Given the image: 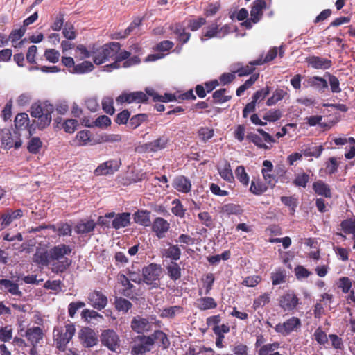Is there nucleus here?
Wrapping results in <instances>:
<instances>
[{
    "label": "nucleus",
    "instance_id": "obj_17",
    "mask_svg": "<svg viewBox=\"0 0 355 355\" xmlns=\"http://www.w3.org/2000/svg\"><path fill=\"white\" fill-rule=\"evenodd\" d=\"M170 229V223L162 217H157L152 224V231L158 239H163Z\"/></svg>",
    "mask_w": 355,
    "mask_h": 355
},
{
    "label": "nucleus",
    "instance_id": "obj_35",
    "mask_svg": "<svg viewBox=\"0 0 355 355\" xmlns=\"http://www.w3.org/2000/svg\"><path fill=\"white\" fill-rule=\"evenodd\" d=\"M309 86L314 87L319 91H324L328 87L327 80L320 76H312L306 80Z\"/></svg>",
    "mask_w": 355,
    "mask_h": 355
},
{
    "label": "nucleus",
    "instance_id": "obj_44",
    "mask_svg": "<svg viewBox=\"0 0 355 355\" xmlns=\"http://www.w3.org/2000/svg\"><path fill=\"white\" fill-rule=\"evenodd\" d=\"M270 302V295L268 293H264L257 297H256L252 304L254 310H257L259 308H263Z\"/></svg>",
    "mask_w": 355,
    "mask_h": 355
},
{
    "label": "nucleus",
    "instance_id": "obj_51",
    "mask_svg": "<svg viewBox=\"0 0 355 355\" xmlns=\"http://www.w3.org/2000/svg\"><path fill=\"white\" fill-rule=\"evenodd\" d=\"M42 142L39 137H32L27 146V149L32 154H37L42 148Z\"/></svg>",
    "mask_w": 355,
    "mask_h": 355
},
{
    "label": "nucleus",
    "instance_id": "obj_13",
    "mask_svg": "<svg viewBox=\"0 0 355 355\" xmlns=\"http://www.w3.org/2000/svg\"><path fill=\"white\" fill-rule=\"evenodd\" d=\"M140 343L135 344L131 349L132 355H140L150 351V347L154 345L153 338L145 335H139L135 338Z\"/></svg>",
    "mask_w": 355,
    "mask_h": 355
},
{
    "label": "nucleus",
    "instance_id": "obj_18",
    "mask_svg": "<svg viewBox=\"0 0 355 355\" xmlns=\"http://www.w3.org/2000/svg\"><path fill=\"white\" fill-rule=\"evenodd\" d=\"M306 62L309 66L315 69H329L332 66V61L329 59L312 55L306 58Z\"/></svg>",
    "mask_w": 355,
    "mask_h": 355
},
{
    "label": "nucleus",
    "instance_id": "obj_16",
    "mask_svg": "<svg viewBox=\"0 0 355 355\" xmlns=\"http://www.w3.org/2000/svg\"><path fill=\"white\" fill-rule=\"evenodd\" d=\"M78 338L83 347L89 348L97 344L98 338L94 330L84 327L78 333Z\"/></svg>",
    "mask_w": 355,
    "mask_h": 355
},
{
    "label": "nucleus",
    "instance_id": "obj_47",
    "mask_svg": "<svg viewBox=\"0 0 355 355\" xmlns=\"http://www.w3.org/2000/svg\"><path fill=\"white\" fill-rule=\"evenodd\" d=\"M94 67L91 62L84 61L80 64L74 66L72 70H69L73 73H85L94 69Z\"/></svg>",
    "mask_w": 355,
    "mask_h": 355
},
{
    "label": "nucleus",
    "instance_id": "obj_5",
    "mask_svg": "<svg viewBox=\"0 0 355 355\" xmlns=\"http://www.w3.org/2000/svg\"><path fill=\"white\" fill-rule=\"evenodd\" d=\"M75 332L76 328L71 323L67 324L64 327H55L53 329V339L56 343L57 348L64 351Z\"/></svg>",
    "mask_w": 355,
    "mask_h": 355
},
{
    "label": "nucleus",
    "instance_id": "obj_8",
    "mask_svg": "<svg viewBox=\"0 0 355 355\" xmlns=\"http://www.w3.org/2000/svg\"><path fill=\"white\" fill-rule=\"evenodd\" d=\"M301 327V320L297 317L292 316L286 320L284 322L278 323L275 327V330L277 333L286 336L290 335L292 332L300 331Z\"/></svg>",
    "mask_w": 355,
    "mask_h": 355
},
{
    "label": "nucleus",
    "instance_id": "obj_50",
    "mask_svg": "<svg viewBox=\"0 0 355 355\" xmlns=\"http://www.w3.org/2000/svg\"><path fill=\"white\" fill-rule=\"evenodd\" d=\"M183 308L180 306H173L164 308L160 314V317L162 318H173L177 313H182Z\"/></svg>",
    "mask_w": 355,
    "mask_h": 355
},
{
    "label": "nucleus",
    "instance_id": "obj_11",
    "mask_svg": "<svg viewBox=\"0 0 355 355\" xmlns=\"http://www.w3.org/2000/svg\"><path fill=\"white\" fill-rule=\"evenodd\" d=\"M257 132L263 137L261 138L259 135L250 132L247 135L246 138L259 148L264 150H269L270 148L266 145L264 141L267 143H275L276 140L268 132L264 131L263 129H257Z\"/></svg>",
    "mask_w": 355,
    "mask_h": 355
},
{
    "label": "nucleus",
    "instance_id": "obj_46",
    "mask_svg": "<svg viewBox=\"0 0 355 355\" xmlns=\"http://www.w3.org/2000/svg\"><path fill=\"white\" fill-rule=\"evenodd\" d=\"M148 121V116L146 114H138L132 116L128 123V125L132 129H136L144 122Z\"/></svg>",
    "mask_w": 355,
    "mask_h": 355
},
{
    "label": "nucleus",
    "instance_id": "obj_39",
    "mask_svg": "<svg viewBox=\"0 0 355 355\" xmlns=\"http://www.w3.org/2000/svg\"><path fill=\"white\" fill-rule=\"evenodd\" d=\"M268 189L267 185L259 179H254L251 181L250 191L256 196H260Z\"/></svg>",
    "mask_w": 355,
    "mask_h": 355
},
{
    "label": "nucleus",
    "instance_id": "obj_9",
    "mask_svg": "<svg viewBox=\"0 0 355 355\" xmlns=\"http://www.w3.org/2000/svg\"><path fill=\"white\" fill-rule=\"evenodd\" d=\"M100 340L102 345L109 350L116 352L120 347V338L113 329H105L101 332Z\"/></svg>",
    "mask_w": 355,
    "mask_h": 355
},
{
    "label": "nucleus",
    "instance_id": "obj_42",
    "mask_svg": "<svg viewBox=\"0 0 355 355\" xmlns=\"http://www.w3.org/2000/svg\"><path fill=\"white\" fill-rule=\"evenodd\" d=\"M0 285L3 286L12 295L21 296L22 293L19 290L18 284L11 280L1 279H0Z\"/></svg>",
    "mask_w": 355,
    "mask_h": 355
},
{
    "label": "nucleus",
    "instance_id": "obj_2",
    "mask_svg": "<svg viewBox=\"0 0 355 355\" xmlns=\"http://www.w3.org/2000/svg\"><path fill=\"white\" fill-rule=\"evenodd\" d=\"M73 251V248L64 243L54 245L50 248L51 258V270L53 273H63L70 268L72 259L69 257Z\"/></svg>",
    "mask_w": 355,
    "mask_h": 355
},
{
    "label": "nucleus",
    "instance_id": "obj_55",
    "mask_svg": "<svg viewBox=\"0 0 355 355\" xmlns=\"http://www.w3.org/2000/svg\"><path fill=\"white\" fill-rule=\"evenodd\" d=\"M221 209L223 213L227 215H239L242 213L240 205L234 203L225 204L222 207Z\"/></svg>",
    "mask_w": 355,
    "mask_h": 355
},
{
    "label": "nucleus",
    "instance_id": "obj_28",
    "mask_svg": "<svg viewBox=\"0 0 355 355\" xmlns=\"http://www.w3.org/2000/svg\"><path fill=\"white\" fill-rule=\"evenodd\" d=\"M313 189L315 193L319 196L327 198H331V191L329 184L322 180H317L313 183Z\"/></svg>",
    "mask_w": 355,
    "mask_h": 355
},
{
    "label": "nucleus",
    "instance_id": "obj_31",
    "mask_svg": "<svg viewBox=\"0 0 355 355\" xmlns=\"http://www.w3.org/2000/svg\"><path fill=\"white\" fill-rule=\"evenodd\" d=\"M135 223L148 227L150 225V211L148 210H138L133 214Z\"/></svg>",
    "mask_w": 355,
    "mask_h": 355
},
{
    "label": "nucleus",
    "instance_id": "obj_43",
    "mask_svg": "<svg viewBox=\"0 0 355 355\" xmlns=\"http://www.w3.org/2000/svg\"><path fill=\"white\" fill-rule=\"evenodd\" d=\"M153 338V342L155 340L159 341L163 349H167L169 347L170 342L167 337V335L161 330H155L154 333L149 336Z\"/></svg>",
    "mask_w": 355,
    "mask_h": 355
},
{
    "label": "nucleus",
    "instance_id": "obj_59",
    "mask_svg": "<svg viewBox=\"0 0 355 355\" xmlns=\"http://www.w3.org/2000/svg\"><path fill=\"white\" fill-rule=\"evenodd\" d=\"M90 132L87 130L79 131L76 137V139L79 146H85L90 141Z\"/></svg>",
    "mask_w": 355,
    "mask_h": 355
},
{
    "label": "nucleus",
    "instance_id": "obj_60",
    "mask_svg": "<svg viewBox=\"0 0 355 355\" xmlns=\"http://www.w3.org/2000/svg\"><path fill=\"white\" fill-rule=\"evenodd\" d=\"M113 99L111 97H105L102 101V108L103 111L110 115H113L115 112Z\"/></svg>",
    "mask_w": 355,
    "mask_h": 355
},
{
    "label": "nucleus",
    "instance_id": "obj_33",
    "mask_svg": "<svg viewBox=\"0 0 355 355\" xmlns=\"http://www.w3.org/2000/svg\"><path fill=\"white\" fill-rule=\"evenodd\" d=\"M169 278L175 282L182 277V270L180 265L175 261H171L166 267Z\"/></svg>",
    "mask_w": 355,
    "mask_h": 355
},
{
    "label": "nucleus",
    "instance_id": "obj_36",
    "mask_svg": "<svg viewBox=\"0 0 355 355\" xmlns=\"http://www.w3.org/2000/svg\"><path fill=\"white\" fill-rule=\"evenodd\" d=\"M227 90L225 88H220L216 90L213 94V103L216 104H222L232 99V95H227Z\"/></svg>",
    "mask_w": 355,
    "mask_h": 355
},
{
    "label": "nucleus",
    "instance_id": "obj_20",
    "mask_svg": "<svg viewBox=\"0 0 355 355\" xmlns=\"http://www.w3.org/2000/svg\"><path fill=\"white\" fill-rule=\"evenodd\" d=\"M267 6L266 0H255L251 8L250 17L253 24L258 23L263 17V10Z\"/></svg>",
    "mask_w": 355,
    "mask_h": 355
},
{
    "label": "nucleus",
    "instance_id": "obj_52",
    "mask_svg": "<svg viewBox=\"0 0 355 355\" xmlns=\"http://www.w3.org/2000/svg\"><path fill=\"white\" fill-rule=\"evenodd\" d=\"M29 122L28 114L26 113L18 114L15 119V125L18 130L26 128Z\"/></svg>",
    "mask_w": 355,
    "mask_h": 355
},
{
    "label": "nucleus",
    "instance_id": "obj_45",
    "mask_svg": "<svg viewBox=\"0 0 355 355\" xmlns=\"http://www.w3.org/2000/svg\"><path fill=\"white\" fill-rule=\"evenodd\" d=\"M340 227L345 234H352V238L355 240V219L349 218L343 220Z\"/></svg>",
    "mask_w": 355,
    "mask_h": 355
},
{
    "label": "nucleus",
    "instance_id": "obj_30",
    "mask_svg": "<svg viewBox=\"0 0 355 355\" xmlns=\"http://www.w3.org/2000/svg\"><path fill=\"white\" fill-rule=\"evenodd\" d=\"M118 279L121 285L124 287L122 292L121 293V295L130 299H133L134 296L132 292V289L134 288V285L130 283L131 280L123 274H119L118 276Z\"/></svg>",
    "mask_w": 355,
    "mask_h": 355
},
{
    "label": "nucleus",
    "instance_id": "obj_62",
    "mask_svg": "<svg viewBox=\"0 0 355 355\" xmlns=\"http://www.w3.org/2000/svg\"><path fill=\"white\" fill-rule=\"evenodd\" d=\"M62 34L65 38L69 40H74L76 37V32L73 25L67 22L63 28Z\"/></svg>",
    "mask_w": 355,
    "mask_h": 355
},
{
    "label": "nucleus",
    "instance_id": "obj_48",
    "mask_svg": "<svg viewBox=\"0 0 355 355\" xmlns=\"http://www.w3.org/2000/svg\"><path fill=\"white\" fill-rule=\"evenodd\" d=\"M172 214L179 218H184L185 216L186 209L184 207L181 201L179 199L175 198L172 201Z\"/></svg>",
    "mask_w": 355,
    "mask_h": 355
},
{
    "label": "nucleus",
    "instance_id": "obj_24",
    "mask_svg": "<svg viewBox=\"0 0 355 355\" xmlns=\"http://www.w3.org/2000/svg\"><path fill=\"white\" fill-rule=\"evenodd\" d=\"M113 218L111 226L115 230L126 227L130 225V213L129 212L116 214Z\"/></svg>",
    "mask_w": 355,
    "mask_h": 355
},
{
    "label": "nucleus",
    "instance_id": "obj_23",
    "mask_svg": "<svg viewBox=\"0 0 355 355\" xmlns=\"http://www.w3.org/2000/svg\"><path fill=\"white\" fill-rule=\"evenodd\" d=\"M25 337L31 345H37L44 336L43 330L40 327L28 328L25 332Z\"/></svg>",
    "mask_w": 355,
    "mask_h": 355
},
{
    "label": "nucleus",
    "instance_id": "obj_1",
    "mask_svg": "<svg viewBox=\"0 0 355 355\" xmlns=\"http://www.w3.org/2000/svg\"><path fill=\"white\" fill-rule=\"evenodd\" d=\"M55 110L58 114H64L69 107L66 103H58L55 107L48 101H37L31 106L30 114L32 117L38 119V128L43 130L50 125L52 120L51 114Z\"/></svg>",
    "mask_w": 355,
    "mask_h": 355
},
{
    "label": "nucleus",
    "instance_id": "obj_4",
    "mask_svg": "<svg viewBox=\"0 0 355 355\" xmlns=\"http://www.w3.org/2000/svg\"><path fill=\"white\" fill-rule=\"evenodd\" d=\"M141 273L142 282L149 286L150 288L159 287L162 274L161 265L151 263L142 268Z\"/></svg>",
    "mask_w": 355,
    "mask_h": 355
},
{
    "label": "nucleus",
    "instance_id": "obj_21",
    "mask_svg": "<svg viewBox=\"0 0 355 355\" xmlns=\"http://www.w3.org/2000/svg\"><path fill=\"white\" fill-rule=\"evenodd\" d=\"M172 186L179 192L188 193L191 189V180L184 175H178L173 179Z\"/></svg>",
    "mask_w": 355,
    "mask_h": 355
},
{
    "label": "nucleus",
    "instance_id": "obj_10",
    "mask_svg": "<svg viewBox=\"0 0 355 355\" xmlns=\"http://www.w3.org/2000/svg\"><path fill=\"white\" fill-rule=\"evenodd\" d=\"M148 97L147 95L141 92H123L121 94L116 97V101L117 103H145L148 101Z\"/></svg>",
    "mask_w": 355,
    "mask_h": 355
},
{
    "label": "nucleus",
    "instance_id": "obj_15",
    "mask_svg": "<svg viewBox=\"0 0 355 355\" xmlns=\"http://www.w3.org/2000/svg\"><path fill=\"white\" fill-rule=\"evenodd\" d=\"M88 303L98 311L103 310L107 304L108 300L101 291L94 290L89 293Z\"/></svg>",
    "mask_w": 355,
    "mask_h": 355
},
{
    "label": "nucleus",
    "instance_id": "obj_3",
    "mask_svg": "<svg viewBox=\"0 0 355 355\" xmlns=\"http://www.w3.org/2000/svg\"><path fill=\"white\" fill-rule=\"evenodd\" d=\"M120 48L121 44L116 42H110L101 46L93 45V62L99 65L110 59L114 60Z\"/></svg>",
    "mask_w": 355,
    "mask_h": 355
},
{
    "label": "nucleus",
    "instance_id": "obj_26",
    "mask_svg": "<svg viewBox=\"0 0 355 355\" xmlns=\"http://www.w3.org/2000/svg\"><path fill=\"white\" fill-rule=\"evenodd\" d=\"M23 216V211L20 209L12 211L11 209L7 210L6 213L1 216L2 220L1 225V229H3L11 224V223L16 219L20 218Z\"/></svg>",
    "mask_w": 355,
    "mask_h": 355
},
{
    "label": "nucleus",
    "instance_id": "obj_32",
    "mask_svg": "<svg viewBox=\"0 0 355 355\" xmlns=\"http://www.w3.org/2000/svg\"><path fill=\"white\" fill-rule=\"evenodd\" d=\"M181 256V250L178 245L169 244L168 248L162 251V257L170 259L172 261L179 260Z\"/></svg>",
    "mask_w": 355,
    "mask_h": 355
},
{
    "label": "nucleus",
    "instance_id": "obj_40",
    "mask_svg": "<svg viewBox=\"0 0 355 355\" xmlns=\"http://www.w3.org/2000/svg\"><path fill=\"white\" fill-rule=\"evenodd\" d=\"M279 343L275 342L261 346L258 351L259 355H281L278 352H275V349L279 347Z\"/></svg>",
    "mask_w": 355,
    "mask_h": 355
},
{
    "label": "nucleus",
    "instance_id": "obj_63",
    "mask_svg": "<svg viewBox=\"0 0 355 355\" xmlns=\"http://www.w3.org/2000/svg\"><path fill=\"white\" fill-rule=\"evenodd\" d=\"M78 126V121L76 119H67L62 124V128L67 133H73Z\"/></svg>",
    "mask_w": 355,
    "mask_h": 355
},
{
    "label": "nucleus",
    "instance_id": "obj_54",
    "mask_svg": "<svg viewBox=\"0 0 355 355\" xmlns=\"http://www.w3.org/2000/svg\"><path fill=\"white\" fill-rule=\"evenodd\" d=\"M235 175L238 180L244 186H248L249 184V176L247 174L245 167L239 166L235 170Z\"/></svg>",
    "mask_w": 355,
    "mask_h": 355
},
{
    "label": "nucleus",
    "instance_id": "obj_12",
    "mask_svg": "<svg viewBox=\"0 0 355 355\" xmlns=\"http://www.w3.org/2000/svg\"><path fill=\"white\" fill-rule=\"evenodd\" d=\"M130 328L132 331L144 335L152 330L153 323L149 321L148 318L137 315L132 318L130 322Z\"/></svg>",
    "mask_w": 355,
    "mask_h": 355
},
{
    "label": "nucleus",
    "instance_id": "obj_27",
    "mask_svg": "<svg viewBox=\"0 0 355 355\" xmlns=\"http://www.w3.org/2000/svg\"><path fill=\"white\" fill-rule=\"evenodd\" d=\"M169 141L168 137H160L145 144L146 150L150 152H157L165 148Z\"/></svg>",
    "mask_w": 355,
    "mask_h": 355
},
{
    "label": "nucleus",
    "instance_id": "obj_56",
    "mask_svg": "<svg viewBox=\"0 0 355 355\" xmlns=\"http://www.w3.org/2000/svg\"><path fill=\"white\" fill-rule=\"evenodd\" d=\"M277 48L273 47L270 49L267 53L264 60L261 58L252 61V64H263V63L268 62L273 60L277 55Z\"/></svg>",
    "mask_w": 355,
    "mask_h": 355
},
{
    "label": "nucleus",
    "instance_id": "obj_19",
    "mask_svg": "<svg viewBox=\"0 0 355 355\" xmlns=\"http://www.w3.org/2000/svg\"><path fill=\"white\" fill-rule=\"evenodd\" d=\"M50 249L38 248L33 257V261L40 266H51V258L50 257Z\"/></svg>",
    "mask_w": 355,
    "mask_h": 355
},
{
    "label": "nucleus",
    "instance_id": "obj_64",
    "mask_svg": "<svg viewBox=\"0 0 355 355\" xmlns=\"http://www.w3.org/2000/svg\"><path fill=\"white\" fill-rule=\"evenodd\" d=\"M214 130L207 127H201L198 131L199 137L205 142L210 139L214 136Z\"/></svg>",
    "mask_w": 355,
    "mask_h": 355
},
{
    "label": "nucleus",
    "instance_id": "obj_14",
    "mask_svg": "<svg viewBox=\"0 0 355 355\" xmlns=\"http://www.w3.org/2000/svg\"><path fill=\"white\" fill-rule=\"evenodd\" d=\"M121 164L118 159H110L101 164L94 171L96 175H106L114 174L117 171Z\"/></svg>",
    "mask_w": 355,
    "mask_h": 355
},
{
    "label": "nucleus",
    "instance_id": "obj_38",
    "mask_svg": "<svg viewBox=\"0 0 355 355\" xmlns=\"http://www.w3.org/2000/svg\"><path fill=\"white\" fill-rule=\"evenodd\" d=\"M220 176L226 182L232 183L234 181V177L232 173L230 162L226 161L222 168H218Z\"/></svg>",
    "mask_w": 355,
    "mask_h": 355
},
{
    "label": "nucleus",
    "instance_id": "obj_29",
    "mask_svg": "<svg viewBox=\"0 0 355 355\" xmlns=\"http://www.w3.org/2000/svg\"><path fill=\"white\" fill-rule=\"evenodd\" d=\"M196 306L200 311L214 309L217 307V302L211 297H201L196 300Z\"/></svg>",
    "mask_w": 355,
    "mask_h": 355
},
{
    "label": "nucleus",
    "instance_id": "obj_34",
    "mask_svg": "<svg viewBox=\"0 0 355 355\" xmlns=\"http://www.w3.org/2000/svg\"><path fill=\"white\" fill-rule=\"evenodd\" d=\"M114 305L116 311L123 313H127L133 306L132 302L128 300L117 296L114 298Z\"/></svg>",
    "mask_w": 355,
    "mask_h": 355
},
{
    "label": "nucleus",
    "instance_id": "obj_41",
    "mask_svg": "<svg viewBox=\"0 0 355 355\" xmlns=\"http://www.w3.org/2000/svg\"><path fill=\"white\" fill-rule=\"evenodd\" d=\"M252 62L249 63V65L242 66L241 63L235 64L234 73L238 74L239 77L248 76L253 73L255 69L254 66L257 64H252Z\"/></svg>",
    "mask_w": 355,
    "mask_h": 355
},
{
    "label": "nucleus",
    "instance_id": "obj_25",
    "mask_svg": "<svg viewBox=\"0 0 355 355\" xmlns=\"http://www.w3.org/2000/svg\"><path fill=\"white\" fill-rule=\"evenodd\" d=\"M170 30L178 36V41L186 44L191 37V34L186 31L185 27L180 23H175L170 26Z\"/></svg>",
    "mask_w": 355,
    "mask_h": 355
},
{
    "label": "nucleus",
    "instance_id": "obj_57",
    "mask_svg": "<svg viewBox=\"0 0 355 355\" xmlns=\"http://www.w3.org/2000/svg\"><path fill=\"white\" fill-rule=\"evenodd\" d=\"M325 76H327L329 78V85L331 91L333 93H340L341 92V88L340 87V82L338 78L328 72L325 73Z\"/></svg>",
    "mask_w": 355,
    "mask_h": 355
},
{
    "label": "nucleus",
    "instance_id": "obj_58",
    "mask_svg": "<svg viewBox=\"0 0 355 355\" xmlns=\"http://www.w3.org/2000/svg\"><path fill=\"white\" fill-rule=\"evenodd\" d=\"M12 338V329L11 326H0V340L2 342H8Z\"/></svg>",
    "mask_w": 355,
    "mask_h": 355
},
{
    "label": "nucleus",
    "instance_id": "obj_7",
    "mask_svg": "<svg viewBox=\"0 0 355 355\" xmlns=\"http://www.w3.org/2000/svg\"><path fill=\"white\" fill-rule=\"evenodd\" d=\"M278 305L284 312L293 313L300 304V298L293 291L283 293L277 300Z\"/></svg>",
    "mask_w": 355,
    "mask_h": 355
},
{
    "label": "nucleus",
    "instance_id": "obj_6",
    "mask_svg": "<svg viewBox=\"0 0 355 355\" xmlns=\"http://www.w3.org/2000/svg\"><path fill=\"white\" fill-rule=\"evenodd\" d=\"M130 55L131 53L130 51L120 49L115 56L114 62L110 64L106 65L105 67L107 69V71H111L112 69H119L121 67L120 63L122 61H124L123 67L125 68L140 63L141 60L138 55H135L131 58Z\"/></svg>",
    "mask_w": 355,
    "mask_h": 355
},
{
    "label": "nucleus",
    "instance_id": "obj_61",
    "mask_svg": "<svg viewBox=\"0 0 355 355\" xmlns=\"http://www.w3.org/2000/svg\"><path fill=\"white\" fill-rule=\"evenodd\" d=\"M323 150L324 148L322 145H320L313 148H306L303 150V155L305 157H315L318 158L321 155Z\"/></svg>",
    "mask_w": 355,
    "mask_h": 355
},
{
    "label": "nucleus",
    "instance_id": "obj_53",
    "mask_svg": "<svg viewBox=\"0 0 355 355\" xmlns=\"http://www.w3.org/2000/svg\"><path fill=\"white\" fill-rule=\"evenodd\" d=\"M287 94V92L282 89H276L271 97H270L266 102L267 105L271 106L276 104L278 101L284 98Z\"/></svg>",
    "mask_w": 355,
    "mask_h": 355
},
{
    "label": "nucleus",
    "instance_id": "obj_37",
    "mask_svg": "<svg viewBox=\"0 0 355 355\" xmlns=\"http://www.w3.org/2000/svg\"><path fill=\"white\" fill-rule=\"evenodd\" d=\"M96 227V223L93 220L86 222H80L75 227V231L78 234H87L92 232Z\"/></svg>",
    "mask_w": 355,
    "mask_h": 355
},
{
    "label": "nucleus",
    "instance_id": "obj_49",
    "mask_svg": "<svg viewBox=\"0 0 355 355\" xmlns=\"http://www.w3.org/2000/svg\"><path fill=\"white\" fill-rule=\"evenodd\" d=\"M270 278L273 286L281 284L286 282V272L284 269H279L276 272L271 273Z\"/></svg>",
    "mask_w": 355,
    "mask_h": 355
},
{
    "label": "nucleus",
    "instance_id": "obj_22",
    "mask_svg": "<svg viewBox=\"0 0 355 355\" xmlns=\"http://www.w3.org/2000/svg\"><path fill=\"white\" fill-rule=\"evenodd\" d=\"M1 143L5 149H10L12 147L17 149L21 146V139L18 137L14 139L10 130L8 129L2 130Z\"/></svg>",
    "mask_w": 355,
    "mask_h": 355
}]
</instances>
